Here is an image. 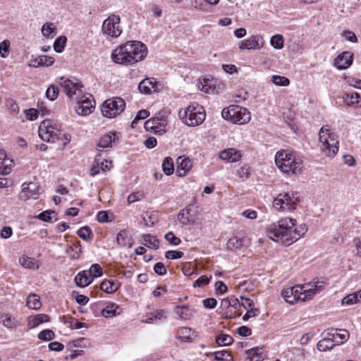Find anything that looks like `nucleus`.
Here are the masks:
<instances>
[{"label": "nucleus", "instance_id": "f257e3e1", "mask_svg": "<svg viewBox=\"0 0 361 361\" xmlns=\"http://www.w3.org/2000/svg\"><path fill=\"white\" fill-rule=\"evenodd\" d=\"M296 221L292 218H282L278 224L269 225L267 228L268 237L285 246H288L300 239L307 231L305 224L295 228Z\"/></svg>", "mask_w": 361, "mask_h": 361}, {"label": "nucleus", "instance_id": "f03ea898", "mask_svg": "<svg viewBox=\"0 0 361 361\" xmlns=\"http://www.w3.org/2000/svg\"><path fill=\"white\" fill-rule=\"evenodd\" d=\"M147 54V46L139 41H128L114 49L111 58L115 63L130 66L143 60Z\"/></svg>", "mask_w": 361, "mask_h": 361}, {"label": "nucleus", "instance_id": "7ed1b4c3", "mask_svg": "<svg viewBox=\"0 0 361 361\" xmlns=\"http://www.w3.org/2000/svg\"><path fill=\"white\" fill-rule=\"evenodd\" d=\"M275 162L277 167L288 174L300 173L303 168L302 161L289 150H281L276 154Z\"/></svg>", "mask_w": 361, "mask_h": 361}, {"label": "nucleus", "instance_id": "20e7f679", "mask_svg": "<svg viewBox=\"0 0 361 361\" xmlns=\"http://www.w3.org/2000/svg\"><path fill=\"white\" fill-rule=\"evenodd\" d=\"M178 116L185 125L197 126L204 121L205 111L202 106L192 103L187 108L180 109Z\"/></svg>", "mask_w": 361, "mask_h": 361}, {"label": "nucleus", "instance_id": "39448f33", "mask_svg": "<svg viewBox=\"0 0 361 361\" xmlns=\"http://www.w3.org/2000/svg\"><path fill=\"white\" fill-rule=\"evenodd\" d=\"M322 143V150L329 157H334L338 151V140L335 133L331 131L329 126H324L319 133Z\"/></svg>", "mask_w": 361, "mask_h": 361}, {"label": "nucleus", "instance_id": "423d86ee", "mask_svg": "<svg viewBox=\"0 0 361 361\" xmlns=\"http://www.w3.org/2000/svg\"><path fill=\"white\" fill-rule=\"evenodd\" d=\"M221 116L224 119L239 125L247 123L251 118L249 111L238 105H230L224 108Z\"/></svg>", "mask_w": 361, "mask_h": 361}, {"label": "nucleus", "instance_id": "0eeeda50", "mask_svg": "<svg viewBox=\"0 0 361 361\" xmlns=\"http://www.w3.org/2000/svg\"><path fill=\"white\" fill-rule=\"evenodd\" d=\"M299 202L298 193L288 192L279 194L273 201V208L278 212H287L296 209Z\"/></svg>", "mask_w": 361, "mask_h": 361}, {"label": "nucleus", "instance_id": "6e6552de", "mask_svg": "<svg viewBox=\"0 0 361 361\" xmlns=\"http://www.w3.org/2000/svg\"><path fill=\"white\" fill-rule=\"evenodd\" d=\"M38 133L40 138L48 142H54L62 139L60 126L49 119L44 120L40 123Z\"/></svg>", "mask_w": 361, "mask_h": 361}, {"label": "nucleus", "instance_id": "1a4fd4ad", "mask_svg": "<svg viewBox=\"0 0 361 361\" xmlns=\"http://www.w3.org/2000/svg\"><path fill=\"white\" fill-rule=\"evenodd\" d=\"M126 102L121 97H113L106 100L102 105V114L104 116L111 118L123 112Z\"/></svg>", "mask_w": 361, "mask_h": 361}, {"label": "nucleus", "instance_id": "9d476101", "mask_svg": "<svg viewBox=\"0 0 361 361\" xmlns=\"http://www.w3.org/2000/svg\"><path fill=\"white\" fill-rule=\"evenodd\" d=\"M120 20L121 18L117 15H112L104 20L102 28L104 34L115 38L119 37L122 33V29L119 25Z\"/></svg>", "mask_w": 361, "mask_h": 361}, {"label": "nucleus", "instance_id": "9b49d317", "mask_svg": "<svg viewBox=\"0 0 361 361\" xmlns=\"http://www.w3.org/2000/svg\"><path fill=\"white\" fill-rule=\"evenodd\" d=\"M94 101L92 95H82L77 102L75 111L79 116H87L92 113L94 108Z\"/></svg>", "mask_w": 361, "mask_h": 361}, {"label": "nucleus", "instance_id": "f8f14e48", "mask_svg": "<svg viewBox=\"0 0 361 361\" xmlns=\"http://www.w3.org/2000/svg\"><path fill=\"white\" fill-rule=\"evenodd\" d=\"M166 121L162 117H154L145 122L144 128L147 131L154 132L155 134L162 135L166 132Z\"/></svg>", "mask_w": 361, "mask_h": 361}, {"label": "nucleus", "instance_id": "ddd939ff", "mask_svg": "<svg viewBox=\"0 0 361 361\" xmlns=\"http://www.w3.org/2000/svg\"><path fill=\"white\" fill-rule=\"evenodd\" d=\"M60 80L61 87L68 97L72 98L77 92H78L79 95L82 93V88L83 85L80 83L74 82L69 79H64L63 78Z\"/></svg>", "mask_w": 361, "mask_h": 361}, {"label": "nucleus", "instance_id": "4468645a", "mask_svg": "<svg viewBox=\"0 0 361 361\" xmlns=\"http://www.w3.org/2000/svg\"><path fill=\"white\" fill-rule=\"evenodd\" d=\"M22 190L19 194L20 200L26 201L30 198L37 199L38 196V185L36 183L30 182L28 183H24L22 186Z\"/></svg>", "mask_w": 361, "mask_h": 361}, {"label": "nucleus", "instance_id": "2eb2a0df", "mask_svg": "<svg viewBox=\"0 0 361 361\" xmlns=\"http://www.w3.org/2000/svg\"><path fill=\"white\" fill-rule=\"evenodd\" d=\"M353 54L350 51H343L335 58L334 65L338 70H345L353 63Z\"/></svg>", "mask_w": 361, "mask_h": 361}, {"label": "nucleus", "instance_id": "dca6fc26", "mask_svg": "<svg viewBox=\"0 0 361 361\" xmlns=\"http://www.w3.org/2000/svg\"><path fill=\"white\" fill-rule=\"evenodd\" d=\"M264 41L260 35H252L248 39L243 40L239 48L240 49H258L263 47Z\"/></svg>", "mask_w": 361, "mask_h": 361}, {"label": "nucleus", "instance_id": "f3484780", "mask_svg": "<svg viewBox=\"0 0 361 361\" xmlns=\"http://www.w3.org/2000/svg\"><path fill=\"white\" fill-rule=\"evenodd\" d=\"M300 286L302 287V290L299 293L301 295V301L310 300L315 294L319 293L322 290V286L319 285L318 282Z\"/></svg>", "mask_w": 361, "mask_h": 361}, {"label": "nucleus", "instance_id": "a211bd4d", "mask_svg": "<svg viewBox=\"0 0 361 361\" xmlns=\"http://www.w3.org/2000/svg\"><path fill=\"white\" fill-rule=\"evenodd\" d=\"M302 290V287H300V286H295L294 287L283 290L281 294L287 302L293 304L297 301H301V295L299 293Z\"/></svg>", "mask_w": 361, "mask_h": 361}, {"label": "nucleus", "instance_id": "6ab92c4d", "mask_svg": "<svg viewBox=\"0 0 361 361\" xmlns=\"http://www.w3.org/2000/svg\"><path fill=\"white\" fill-rule=\"evenodd\" d=\"M119 138L118 133L116 131H111L101 137L97 143V149L101 150L112 147V143Z\"/></svg>", "mask_w": 361, "mask_h": 361}, {"label": "nucleus", "instance_id": "aec40b11", "mask_svg": "<svg viewBox=\"0 0 361 361\" xmlns=\"http://www.w3.org/2000/svg\"><path fill=\"white\" fill-rule=\"evenodd\" d=\"M176 175L178 177H183L190 171L192 161L189 158L179 157L176 160Z\"/></svg>", "mask_w": 361, "mask_h": 361}, {"label": "nucleus", "instance_id": "412c9836", "mask_svg": "<svg viewBox=\"0 0 361 361\" xmlns=\"http://www.w3.org/2000/svg\"><path fill=\"white\" fill-rule=\"evenodd\" d=\"M157 80L154 78H145L138 85V90L141 93L150 94L158 91Z\"/></svg>", "mask_w": 361, "mask_h": 361}, {"label": "nucleus", "instance_id": "4be33fe9", "mask_svg": "<svg viewBox=\"0 0 361 361\" xmlns=\"http://www.w3.org/2000/svg\"><path fill=\"white\" fill-rule=\"evenodd\" d=\"M219 157L222 160L233 163L239 161L242 155L239 150L235 148H228L220 152Z\"/></svg>", "mask_w": 361, "mask_h": 361}, {"label": "nucleus", "instance_id": "5701e85b", "mask_svg": "<svg viewBox=\"0 0 361 361\" xmlns=\"http://www.w3.org/2000/svg\"><path fill=\"white\" fill-rule=\"evenodd\" d=\"M12 166V159L7 158L6 153L4 149H0V174H9L11 171Z\"/></svg>", "mask_w": 361, "mask_h": 361}, {"label": "nucleus", "instance_id": "b1692460", "mask_svg": "<svg viewBox=\"0 0 361 361\" xmlns=\"http://www.w3.org/2000/svg\"><path fill=\"white\" fill-rule=\"evenodd\" d=\"M74 281L77 286L85 288L89 286L93 280L89 273H87V271L83 270L77 274Z\"/></svg>", "mask_w": 361, "mask_h": 361}, {"label": "nucleus", "instance_id": "393cba45", "mask_svg": "<svg viewBox=\"0 0 361 361\" xmlns=\"http://www.w3.org/2000/svg\"><path fill=\"white\" fill-rule=\"evenodd\" d=\"M49 316L46 314L30 315L27 317V325L30 329H33L42 323L49 322Z\"/></svg>", "mask_w": 361, "mask_h": 361}, {"label": "nucleus", "instance_id": "a878e982", "mask_svg": "<svg viewBox=\"0 0 361 361\" xmlns=\"http://www.w3.org/2000/svg\"><path fill=\"white\" fill-rule=\"evenodd\" d=\"M54 63V59L49 56L42 55L32 59L29 64L30 66L33 68H38L41 66H50Z\"/></svg>", "mask_w": 361, "mask_h": 361}, {"label": "nucleus", "instance_id": "bb28decb", "mask_svg": "<svg viewBox=\"0 0 361 361\" xmlns=\"http://www.w3.org/2000/svg\"><path fill=\"white\" fill-rule=\"evenodd\" d=\"M121 310V308L117 304L108 302L106 306L102 310V315L106 318L111 317L120 314Z\"/></svg>", "mask_w": 361, "mask_h": 361}, {"label": "nucleus", "instance_id": "cd10ccee", "mask_svg": "<svg viewBox=\"0 0 361 361\" xmlns=\"http://www.w3.org/2000/svg\"><path fill=\"white\" fill-rule=\"evenodd\" d=\"M19 263L26 269H37L39 267V261L28 256H23L19 259Z\"/></svg>", "mask_w": 361, "mask_h": 361}, {"label": "nucleus", "instance_id": "c85d7f7f", "mask_svg": "<svg viewBox=\"0 0 361 361\" xmlns=\"http://www.w3.org/2000/svg\"><path fill=\"white\" fill-rule=\"evenodd\" d=\"M26 305L29 309L38 310L41 308L42 304L38 295L31 293L27 298Z\"/></svg>", "mask_w": 361, "mask_h": 361}, {"label": "nucleus", "instance_id": "c756f323", "mask_svg": "<svg viewBox=\"0 0 361 361\" xmlns=\"http://www.w3.org/2000/svg\"><path fill=\"white\" fill-rule=\"evenodd\" d=\"M116 242L121 247L128 246L130 247L133 245L131 237L128 236L126 230H121L116 235Z\"/></svg>", "mask_w": 361, "mask_h": 361}, {"label": "nucleus", "instance_id": "7c9ffc66", "mask_svg": "<svg viewBox=\"0 0 361 361\" xmlns=\"http://www.w3.org/2000/svg\"><path fill=\"white\" fill-rule=\"evenodd\" d=\"M142 243L147 247L153 250H157L159 246V240L154 235L150 234H144L142 235Z\"/></svg>", "mask_w": 361, "mask_h": 361}, {"label": "nucleus", "instance_id": "2f4dec72", "mask_svg": "<svg viewBox=\"0 0 361 361\" xmlns=\"http://www.w3.org/2000/svg\"><path fill=\"white\" fill-rule=\"evenodd\" d=\"M249 361H261L263 360L262 348H253L246 351Z\"/></svg>", "mask_w": 361, "mask_h": 361}, {"label": "nucleus", "instance_id": "473e14b6", "mask_svg": "<svg viewBox=\"0 0 361 361\" xmlns=\"http://www.w3.org/2000/svg\"><path fill=\"white\" fill-rule=\"evenodd\" d=\"M118 288V283L110 280H104L100 285L101 290L107 293H114Z\"/></svg>", "mask_w": 361, "mask_h": 361}, {"label": "nucleus", "instance_id": "72a5a7b5", "mask_svg": "<svg viewBox=\"0 0 361 361\" xmlns=\"http://www.w3.org/2000/svg\"><path fill=\"white\" fill-rule=\"evenodd\" d=\"M194 331L189 327H181L178 329V336L176 338L183 341L188 342L192 341V336L194 334Z\"/></svg>", "mask_w": 361, "mask_h": 361}, {"label": "nucleus", "instance_id": "f704fd0d", "mask_svg": "<svg viewBox=\"0 0 361 361\" xmlns=\"http://www.w3.org/2000/svg\"><path fill=\"white\" fill-rule=\"evenodd\" d=\"M174 311L181 319H189L192 317V311L187 306H176Z\"/></svg>", "mask_w": 361, "mask_h": 361}, {"label": "nucleus", "instance_id": "c9c22d12", "mask_svg": "<svg viewBox=\"0 0 361 361\" xmlns=\"http://www.w3.org/2000/svg\"><path fill=\"white\" fill-rule=\"evenodd\" d=\"M361 301V290L349 294L342 300L343 305H353Z\"/></svg>", "mask_w": 361, "mask_h": 361}, {"label": "nucleus", "instance_id": "e433bc0d", "mask_svg": "<svg viewBox=\"0 0 361 361\" xmlns=\"http://www.w3.org/2000/svg\"><path fill=\"white\" fill-rule=\"evenodd\" d=\"M330 339V337H324L323 339L319 341L317 344L318 350L324 352L333 349L336 344L332 343Z\"/></svg>", "mask_w": 361, "mask_h": 361}, {"label": "nucleus", "instance_id": "4c0bfd02", "mask_svg": "<svg viewBox=\"0 0 361 361\" xmlns=\"http://www.w3.org/2000/svg\"><path fill=\"white\" fill-rule=\"evenodd\" d=\"M243 238L234 236L228 240L226 247L230 250H235L240 249L243 245Z\"/></svg>", "mask_w": 361, "mask_h": 361}, {"label": "nucleus", "instance_id": "58836bf2", "mask_svg": "<svg viewBox=\"0 0 361 361\" xmlns=\"http://www.w3.org/2000/svg\"><path fill=\"white\" fill-rule=\"evenodd\" d=\"M0 319L3 325L8 329H14L18 325V322L16 319L8 314H4L1 316Z\"/></svg>", "mask_w": 361, "mask_h": 361}, {"label": "nucleus", "instance_id": "ea45409f", "mask_svg": "<svg viewBox=\"0 0 361 361\" xmlns=\"http://www.w3.org/2000/svg\"><path fill=\"white\" fill-rule=\"evenodd\" d=\"M162 170L166 176L171 175L174 171V165L172 158L167 157L162 162Z\"/></svg>", "mask_w": 361, "mask_h": 361}, {"label": "nucleus", "instance_id": "a19ab883", "mask_svg": "<svg viewBox=\"0 0 361 361\" xmlns=\"http://www.w3.org/2000/svg\"><path fill=\"white\" fill-rule=\"evenodd\" d=\"M56 28L52 23H46L42 25V34L46 37H54Z\"/></svg>", "mask_w": 361, "mask_h": 361}, {"label": "nucleus", "instance_id": "79ce46f5", "mask_svg": "<svg viewBox=\"0 0 361 361\" xmlns=\"http://www.w3.org/2000/svg\"><path fill=\"white\" fill-rule=\"evenodd\" d=\"M166 319L165 312L164 310H157L154 313H151L147 319L145 321L146 323H152L157 321H161Z\"/></svg>", "mask_w": 361, "mask_h": 361}, {"label": "nucleus", "instance_id": "37998d69", "mask_svg": "<svg viewBox=\"0 0 361 361\" xmlns=\"http://www.w3.org/2000/svg\"><path fill=\"white\" fill-rule=\"evenodd\" d=\"M39 111L42 115L46 114L47 113V110L46 109H40L38 111L35 109H25L24 113L25 114L26 118L29 121H34L37 118V112Z\"/></svg>", "mask_w": 361, "mask_h": 361}, {"label": "nucleus", "instance_id": "c03bdc74", "mask_svg": "<svg viewBox=\"0 0 361 361\" xmlns=\"http://www.w3.org/2000/svg\"><path fill=\"white\" fill-rule=\"evenodd\" d=\"M216 342L219 345L227 346L233 343V338L227 334H221L216 336Z\"/></svg>", "mask_w": 361, "mask_h": 361}, {"label": "nucleus", "instance_id": "a18cd8bd", "mask_svg": "<svg viewBox=\"0 0 361 361\" xmlns=\"http://www.w3.org/2000/svg\"><path fill=\"white\" fill-rule=\"evenodd\" d=\"M271 45L276 49H281L283 47V37L281 35H275L270 39Z\"/></svg>", "mask_w": 361, "mask_h": 361}, {"label": "nucleus", "instance_id": "49530a36", "mask_svg": "<svg viewBox=\"0 0 361 361\" xmlns=\"http://www.w3.org/2000/svg\"><path fill=\"white\" fill-rule=\"evenodd\" d=\"M67 39L65 36H61L56 39L54 43V48L56 52L61 53L65 47Z\"/></svg>", "mask_w": 361, "mask_h": 361}, {"label": "nucleus", "instance_id": "de8ad7c7", "mask_svg": "<svg viewBox=\"0 0 361 361\" xmlns=\"http://www.w3.org/2000/svg\"><path fill=\"white\" fill-rule=\"evenodd\" d=\"M87 273L91 276L92 279L94 278L100 277L103 274V270L101 266L98 264H92L90 268L87 270Z\"/></svg>", "mask_w": 361, "mask_h": 361}, {"label": "nucleus", "instance_id": "09e8293b", "mask_svg": "<svg viewBox=\"0 0 361 361\" xmlns=\"http://www.w3.org/2000/svg\"><path fill=\"white\" fill-rule=\"evenodd\" d=\"M250 166L247 164H244L239 169H238L237 175L240 179L245 180L249 178L250 175Z\"/></svg>", "mask_w": 361, "mask_h": 361}, {"label": "nucleus", "instance_id": "8fccbe9b", "mask_svg": "<svg viewBox=\"0 0 361 361\" xmlns=\"http://www.w3.org/2000/svg\"><path fill=\"white\" fill-rule=\"evenodd\" d=\"M213 355L216 360L233 361L232 356L225 350L214 352Z\"/></svg>", "mask_w": 361, "mask_h": 361}, {"label": "nucleus", "instance_id": "3c124183", "mask_svg": "<svg viewBox=\"0 0 361 361\" xmlns=\"http://www.w3.org/2000/svg\"><path fill=\"white\" fill-rule=\"evenodd\" d=\"M65 324H68L69 327L72 329H80L87 327V324L83 322L78 321L76 319L70 317L65 321Z\"/></svg>", "mask_w": 361, "mask_h": 361}, {"label": "nucleus", "instance_id": "603ef678", "mask_svg": "<svg viewBox=\"0 0 361 361\" xmlns=\"http://www.w3.org/2000/svg\"><path fill=\"white\" fill-rule=\"evenodd\" d=\"M77 234L80 238L85 240H87L92 237L91 228L89 226H84L78 230Z\"/></svg>", "mask_w": 361, "mask_h": 361}, {"label": "nucleus", "instance_id": "864d4df0", "mask_svg": "<svg viewBox=\"0 0 361 361\" xmlns=\"http://www.w3.org/2000/svg\"><path fill=\"white\" fill-rule=\"evenodd\" d=\"M149 116V112L146 109L140 110L137 112V115L135 116V118L131 123V127L133 128H135L136 127L137 123L139 121L143 120L146 118H147Z\"/></svg>", "mask_w": 361, "mask_h": 361}, {"label": "nucleus", "instance_id": "5fc2aeb1", "mask_svg": "<svg viewBox=\"0 0 361 361\" xmlns=\"http://www.w3.org/2000/svg\"><path fill=\"white\" fill-rule=\"evenodd\" d=\"M271 81L273 82V83L278 86L286 87L290 84V80H288V78L276 75H272Z\"/></svg>", "mask_w": 361, "mask_h": 361}, {"label": "nucleus", "instance_id": "6e6d98bb", "mask_svg": "<svg viewBox=\"0 0 361 361\" xmlns=\"http://www.w3.org/2000/svg\"><path fill=\"white\" fill-rule=\"evenodd\" d=\"M70 250L75 252V253L71 255L72 259L78 258L80 253L82 252V247L80 242L77 241L70 245L67 252L69 253Z\"/></svg>", "mask_w": 361, "mask_h": 361}, {"label": "nucleus", "instance_id": "4d7b16f0", "mask_svg": "<svg viewBox=\"0 0 361 361\" xmlns=\"http://www.w3.org/2000/svg\"><path fill=\"white\" fill-rule=\"evenodd\" d=\"M59 95V89L55 85H50L46 91V97L50 101L55 100Z\"/></svg>", "mask_w": 361, "mask_h": 361}, {"label": "nucleus", "instance_id": "13d9d810", "mask_svg": "<svg viewBox=\"0 0 361 361\" xmlns=\"http://www.w3.org/2000/svg\"><path fill=\"white\" fill-rule=\"evenodd\" d=\"M10 41L4 39L0 43V56L2 58H6L9 53Z\"/></svg>", "mask_w": 361, "mask_h": 361}, {"label": "nucleus", "instance_id": "bf43d9fd", "mask_svg": "<svg viewBox=\"0 0 361 361\" xmlns=\"http://www.w3.org/2000/svg\"><path fill=\"white\" fill-rule=\"evenodd\" d=\"M54 338V333L49 329H45L40 331L38 334V338L42 341H49Z\"/></svg>", "mask_w": 361, "mask_h": 361}, {"label": "nucleus", "instance_id": "052dcab7", "mask_svg": "<svg viewBox=\"0 0 361 361\" xmlns=\"http://www.w3.org/2000/svg\"><path fill=\"white\" fill-rule=\"evenodd\" d=\"M190 210H181L178 214V219L183 225H188L190 223Z\"/></svg>", "mask_w": 361, "mask_h": 361}, {"label": "nucleus", "instance_id": "680f3d73", "mask_svg": "<svg viewBox=\"0 0 361 361\" xmlns=\"http://www.w3.org/2000/svg\"><path fill=\"white\" fill-rule=\"evenodd\" d=\"M334 335H336V338H338L340 339V341H338V344L343 343L348 340L349 336L348 332L345 329H336Z\"/></svg>", "mask_w": 361, "mask_h": 361}, {"label": "nucleus", "instance_id": "e2e57ef3", "mask_svg": "<svg viewBox=\"0 0 361 361\" xmlns=\"http://www.w3.org/2000/svg\"><path fill=\"white\" fill-rule=\"evenodd\" d=\"M164 237L165 239L173 245H178L181 243L180 239L176 237L171 231L167 233Z\"/></svg>", "mask_w": 361, "mask_h": 361}, {"label": "nucleus", "instance_id": "0e129e2a", "mask_svg": "<svg viewBox=\"0 0 361 361\" xmlns=\"http://www.w3.org/2000/svg\"><path fill=\"white\" fill-rule=\"evenodd\" d=\"M183 252L176 250H168L165 252V257L169 259H177L183 256Z\"/></svg>", "mask_w": 361, "mask_h": 361}, {"label": "nucleus", "instance_id": "69168bd1", "mask_svg": "<svg viewBox=\"0 0 361 361\" xmlns=\"http://www.w3.org/2000/svg\"><path fill=\"white\" fill-rule=\"evenodd\" d=\"M52 214H55V212L51 210H47L38 215V218L45 222H49L51 221Z\"/></svg>", "mask_w": 361, "mask_h": 361}, {"label": "nucleus", "instance_id": "338daca9", "mask_svg": "<svg viewBox=\"0 0 361 361\" xmlns=\"http://www.w3.org/2000/svg\"><path fill=\"white\" fill-rule=\"evenodd\" d=\"M360 99V94L357 92L347 93L346 100L350 99V103L352 104L360 105L361 101Z\"/></svg>", "mask_w": 361, "mask_h": 361}, {"label": "nucleus", "instance_id": "774afa93", "mask_svg": "<svg viewBox=\"0 0 361 361\" xmlns=\"http://www.w3.org/2000/svg\"><path fill=\"white\" fill-rule=\"evenodd\" d=\"M246 313L243 317V321H247L250 318L257 316L259 314V310L257 308H251L246 310Z\"/></svg>", "mask_w": 361, "mask_h": 361}]
</instances>
